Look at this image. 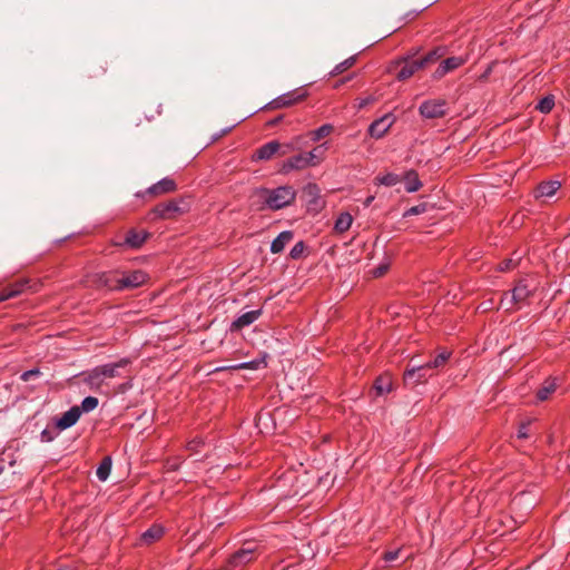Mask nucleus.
Returning <instances> with one entry per match:
<instances>
[{
  "instance_id": "nucleus-44",
  "label": "nucleus",
  "mask_w": 570,
  "mask_h": 570,
  "mask_svg": "<svg viewBox=\"0 0 570 570\" xmlns=\"http://www.w3.org/2000/svg\"><path fill=\"white\" fill-rule=\"evenodd\" d=\"M55 438H56V435H55L51 431H49V430H47V429H45V430L40 433V440H41V442H51V441H53V440H55Z\"/></svg>"
},
{
  "instance_id": "nucleus-48",
  "label": "nucleus",
  "mask_w": 570,
  "mask_h": 570,
  "mask_svg": "<svg viewBox=\"0 0 570 570\" xmlns=\"http://www.w3.org/2000/svg\"><path fill=\"white\" fill-rule=\"evenodd\" d=\"M387 271V265H381L373 271L375 277L382 276Z\"/></svg>"
},
{
  "instance_id": "nucleus-50",
  "label": "nucleus",
  "mask_w": 570,
  "mask_h": 570,
  "mask_svg": "<svg viewBox=\"0 0 570 570\" xmlns=\"http://www.w3.org/2000/svg\"><path fill=\"white\" fill-rule=\"evenodd\" d=\"M374 198L375 197L373 195L367 196L363 202L364 207H368L373 203Z\"/></svg>"
},
{
  "instance_id": "nucleus-6",
  "label": "nucleus",
  "mask_w": 570,
  "mask_h": 570,
  "mask_svg": "<svg viewBox=\"0 0 570 570\" xmlns=\"http://www.w3.org/2000/svg\"><path fill=\"white\" fill-rule=\"evenodd\" d=\"M296 147L293 142L281 145L276 140H272L267 144L261 146L254 155V159L256 160H269L276 155L278 151L281 155H286L288 151L294 150Z\"/></svg>"
},
{
  "instance_id": "nucleus-25",
  "label": "nucleus",
  "mask_w": 570,
  "mask_h": 570,
  "mask_svg": "<svg viewBox=\"0 0 570 570\" xmlns=\"http://www.w3.org/2000/svg\"><path fill=\"white\" fill-rule=\"evenodd\" d=\"M557 381L556 379H548L543 382L542 386L537 392V399L539 401H546L556 391Z\"/></svg>"
},
{
  "instance_id": "nucleus-11",
  "label": "nucleus",
  "mask_w": 570,
  "mask_h": 570,
  "mask_svg": "<svg viewBox=\"0 0 570 570\" xmlns=\"http://www.w3.org/2000/svg\"><path fill=\"white\" fill-rule=\"evenodd\" d=\"M149 237V233L145 230L129 229L122 242L115 243L118 247H126L131 249L140 248Z\"/></svg>"
},
{
  "instance_id": "nucleus-49",
  "label": "nucleus",
  "mask_w": 570,
  "mask_h": 570,
  "mask_svg": "<svg viewBox=\"0 0 570 570\" xmlns=\"http://www.w3.org/2000/svg\"><path fill=\"white\" fill-rule=\"evenodd\" d=\"M372 101H374V99L372 97L365 98L360 101L358 107L363 108V107L367 106L368 104H371Z\"/></svg>"
},
{
  "instance_id": "nucleus-22",
  "label": "nucleus",
  "mask_w": 570,
  "mask_h": 570,
  "mask_svg": "<svg viewBox=\"0 0 570 570\" xmlns=\"http://www.w3.org/2000/svg\"><path fill=\"white\" fill-rule=\"evenodd\" d=\"M326 150H327V144L324 142L322 145L316 146L311 151L305 153L309 167H314V166H317L318 164H321L322 160L324 159Z\"/></svg>"
},
{
  "instance_id": "nucleus-18",
  "label": "nucleus",
  "mask_w": 570,
  "mask_h": 570,
  "mask_svg": "<svg viewBox=\"0 0 570 570\" xmlns=\"http://www.w3.org/2000/svg\"><path fill=\"white\" fill-rule=\"evenodd\" d=\"M510 293L512 295V299H514V302L518 304V307H520L532 295L533 289L529 287L525 279H521Z\"/></svg>"
},
{
  "instance_id": "nucleus-37",
  "label": "nucleus",
  "mask_w": 570,
  "mask_h": 570,
  "mask_svg": "<svg viewBox=\"0 0 570 570\" xmlns=\"http://www.w3.org/2000/svg\"><path fill=\"white\" fill-rule=\"evenodd\" d=\"M428 209L426 204L422 203L415 206L410 207L407 210L404 212L403 217L420 215L425 213Z\"/></svg>"
},
{
  "instance_id": "nucleus-7",
  "label": "nucleus",
  "mask_w": 570,
  "mask_h": 570,
  "mask_svg": "<svg viewBox=\"0 0 570 570\" xmlns=\"http://www.w3.org/2000/svg\"><path fill=\"white\" fill-rule=\"evenodd\" d=\"M302 197L304 198V202L309 212L318 213L325 206V202L321 196V189L316 184H313V183L307 184L303 188Z\"/></svg>"
},
{
  "instance_id": "nucleus-53",
  "label": "nucleus",
  "mask_w": 570,
  "mask_h": 570,
  "mask_svg": "<svg viewBox=\"0 0 570 570\" xmlns=\"http://www.w3.org/2000/svg\"><path fill=\"white\" fill-rule=\"evenodd\" d=\"M58 570H71L70 567H63V568H59Z\"/></svg>"
},
{
  "instance_id": "nucleus-19",
  "label": "nucleus",
  "mask_w": 570,
  "mask_h": 570,
  "mask_svg": "<svg viewBox=\"0 0 570 570\" xmlns=\"http://www.w3.org/2000/svg\"><path fill=\"white\" fill-rule=\"evenodd\" d=\"M307 167H309V165L306 159V155L304 153V154L295 155V156L288 158L287 160H285L282 165V171L284 174H288L292 170H301V169H305Z\"/></svg>"
},
{
  "instance_id": "nucleus-5",
  "label": "nucleus",
  "mask_w": 570,
  "mask_h": 570,
  "mask_svg": "<svg viewBox=\"0 0 570 570\" xmlns=\"http://www.w3.org/2000/svg\"><path fill=\"white\" fill-rule=\"evenodd\" d=\"M306 96L307 91L305 89L297 88L276 97L272 101L267 102L262 109L275 110L288 108L303 101L306 98Z\"/></svg>"
},
{
  "instance_id": "nucleus-9",
  "label": "nucleus",
  "mask_w": 570,
  "mask_h": 570,
  "mask_svg": "<svg viewBox=\"0 0 570 570\" xmlns=\"http://www.w3.org/2000/svg\"><path fill=\"white\" fill-rule=\"evenodd\" d=\"M184 212L185 209L180 207L179 202L169 200L167 203L156 205L151 209L150 215H153L154 218L173 219L181 215Z\"/></svg>"
},
{
  "instance_id": "nucleus-4",
  "label": "nucleus",
  "mask_w": 570,
  "mask_h": 570,
  "mask_svg": "<svg viewBox=\"0 0 570 570\" xmlns=\"http://www.w3.org/2000/svg\"><path fill=\"white\" fill-rule=\"evenodd\" d=\"M259 554V546L253 542L243 544L226 562L225 570H240Z\"/></svg>"
},
{
  "instance_id": "nucleus-14",
  "label": "nucleus",
  "mask_w": 570,
  "mask_h": 570,
  "mask_svg": "<svg viewBox=\"0 0 570 570\" xmlns=\"http://www.w3.org/2000/svg\"><path fill=\"white\" fill-rule=\"evenodd\" d=\"M177 189L176 181L170 177H165L147 188L146 194L151 196H161L165 194L174 193Z\"/></svg>"
},
{
  "instance_id": "nucleus-13",
  "label": "nucleus",
  "mask_w": 570,
  "mask_h": 570,
  "mask_svg": "<svg viewBox=\"0 0 570 570\" xmlns=\"http://www.w3.org/2000/svg\"><path fill=\"white\" fill-rule=\"evenodd\" d=\"M81 410L78 405L71 406L59 419L56 420V426L60 430H67L73 426L80 419Z\"/></svg>"
},
{
  "instance_id": "nucleus-29",
  "label": "nucleus",
  "mask_w": 570,
  "mask_h": 570,
  "mask_svg": "<svg viewBox=\"0 0 570 570\" xmlns=\"http://www.w3.org/2000/svg\"><path fill=\"white\" fill-rule=\"evenodd\" d=\"M110 470H111V459L109 456H107L102 460V462L100 463V465L98 466V469L96 471L97 478L100 481H106L110 474Z\"/></svg>"
},
{
  "instance_id": "nucleus-1",
  "label": "nucleus",
  "mask_w": 570,
  "mask_h": 570,
  "mask_svg": "<svg viewBox=\"0 0 570 570\" xmlns=\"http://www.w3.org/2000/svg\"><path fill=\"white\" fill-rule=\"evenodd\" d=\"M147 278V274L141 269L132 271L128 274H122L121 276L119 272L111 271L92 274L89 282L97 288L124 291L134 289L144 285Z\"/></svg>"
},
{
  "instance_id": "nucleus-26",
  "label": "nucleus",
  "mask_w": 570,
  "mask_h": 570,
  "mask_svg": "<svg viewBox=\"0 0 570 570\" xmlns=\"http://www.w3.org/2000/svg\"><path fill=\"white\" fill-rule=\"evenodd\" d=\"M405 189L407 193H415L422 187V183L419 179L416 171L410 170L405 174Z\"/></svg>"
},
{
  "instance_id": "nucleus-28",
  "label": "nucleus",
  "mask_w": 570,
  "mask_h": 570,
  "mask_svg": "<svg viewBox=\"0 0 570 570\" xmlns=\"http://www.w3.org/2000/svg\"><path fill=\"white\" fill-rule=\"evenodd\" d=\"M266 366V363L264 360H254V361H249V362H244V363H239V364H235V365H230V366H226V367H217L216 371H223V370H243V368H249V370H257L261 366Z\"/></svg>"
},
{
  "instance_id": "nucleus-35",
  "label": "nucleus",
  "mask_w": 570,
  "mask_h": 570,
  "mask_svg": "<svg viewBox=\"0 0 570 570\" xmlns=\"http://www.w3.org/2000/svg\"><path fill=\"white\" fill-rule=\"evenodd\" d=\"M99 404V401L97 397L95 396H87L82 400L81 404H80V410H81V413H88V412H91L94 411Z\"/></svg>"
},
{
  "instance_id": "nucleus-16",
  "label": "nucleus",
  "mask_w": 570,
  "mask_h": 570,
  "mask_svg": "<svg viewBox=\"0 0 570 570\" xmlns=\"http://www.w3.org/2000/svg\"><path fill=\"white\" fill-rule=\"evenodd\" d=\"M403 62V66L396 75V78L400 81L411 78L416 71L423 68V62H420L419 59L405 58Z\"/></svg>"
},
{
  "instance_id": "nucleus-42",
  "label": "nucleus",
  "mask_w": 570,
  "mask_h": 570,
  "mask_svg": "<svg viewBox=\"0 0 570 570\" xmlns=\"http://www.w3.org/2000/svg\"><path fill=\"white\" fill-rule=\"evenodd\" d=\"M204 444L203 440L199 438H195L191 441H189L186 445L187 450L197 452L198 449Z\"/></svg>"
},
{
  "instance_id": "nucleus-33",
  "label": "nucleus",
  "mask_w": 570,
  "mask_h": 570,
  "mask_svg": "<svg viewBox=\"0 0 570 570\" xmlns=\"http://www.w3.org/2000/svg\"><path fill=\"white\" fill-rule=\"evenodd\" d=\"M374 389L376 390L379 395L384 393H389L392 389V383L389 377L380 376L376 379L374 383Z\"/></svg>"
},
{
  "instance_id": "nucleus-10",
  "label": "nucleus",
  "mask_w": 570,
  "mask_h": 570,
  "mask_svg": "<svg viewBox=\"0 0 570 570\" xmlns=\"http://www.w3.org/2000/svg\"><path fill=\"white\" fill-rule=\"evenodd\" d=\"M432 375L433 373L429 368V365L423 364L419 366H413L412 368H407L404 372L403 379L405 384L415 386L425 383Z\"/></svg>"
},
{
  "instance_id": "nucleus-15",
  "label": "nucleus",
  "mask_w": 570,
  "mask_h": 570,
  "mask_svg": "<svg viewBox=\"0 0 570 570\" xmlns=\"http://www.w3.org/2000/svg\"><path fill=\"white\" fill-rule=\"evenodd\" d=\"M464 62H465V60L463 58H461V57H450V58H446L435 69V71L433 72V78L434 79H441L446 73H449V72L455 70L456 68L461 67Z\"/></svg>"
},
{
  "instance_id": "nucleus-39",
  "label": "nucleus",
  "mask_w": 570,
  "mask_h": 570,
  "mask_svg": "<svg viewBox=\"0 0 570 570\" xmlns=\"http://www.w3.org/2000/svg\"><path fill=\"white\" fill-rule=\"evenodd\" d=\"M440 57H441V53H438L436 50H433V51L429 52L428 55H425L423 58H420L419 60H420V62H423V68H424L426 65L436 61Z\"/></svg>"
},
{
  "instance_id": "nucleus-30",
  "label": "nucleus",
  "mask_w": 570,
  "mask_h": 570,
  "mask_svg": "<svg viewBox=\"0 0 570 570\" xmlns=\"http://www.w3.org/2000/svg\"><path fill=\"white\" fill-rule=\"evenodd\" d=\"M333 130V126L330 124L322 125L317 129L311 131V139L312 141L316 142L320 141L322 138L328 136Z\"/></svg>"
},
{
  "instance_id": "nucleus-27",
  "label": "nucleus",
  "mask_w": 570,
  "mask_h": 570,
  "mask_svg": "<svg viewBox=\"0 0 570 570\" xmlns=\"http://www.w3.org/2000/svg\"><path fill=\"white\" fill-rule=\"evenodd\" d=\"M451 355H452V352H450L448 350H442L439 352V354L432 361H430L425 364L429 365V368L431 371L441 368L446 364V362L449 361Z\"/></svg>"
},
{
  "instance_id": "nucleus-2",
  "label": "nucleus",
  "mask_w": 570,
  "mask_h": 570,
  "mask_svg": "<svg viewBox=\"0 0 570 570\" xmlns=\"http://www.w3.org/2000/svg\"><path fill=\"white\" fill-rule=\"evenodd\" d=\"M130 363L128 357H124L117 362L98 365L83 373V382L91 390H100L107 380L120 377V370L126 368Z\"/></svg>"
},
{
  "instance_id": "nucleus-20",
  "label": "nucleus",
  "mask_w": 570,
  "mask_h": 570,
  "mask_svg": "<svg viewBox=\"0 0 570 570\" xmlns=\"http://www.w3.org/2000/svg\"><path fill=\"white\" fill-rule=\"evenodd\" d=\"M165 533L161 524L155 523L140 534V543L145 546L153 544L158 541Z\"/></svg>"
},
{
  "instance_id": "nucleus-34",
  "label": "nucleus",
  "mask_w": 570,
  "mask_h": 570,
  "mask_svg": "<svg viewBox=\"0 0 570 570\" xmlns=\"http://www.w3.org/2000/svg\"><path fill=\"white\" fill-rule=\"evenodd\" d=\"M553 107H554V97L546 96L539 101L537 109L543 114H549L553 109Z\"/></svg>"
},
{
  "instance_id": "nucleus-24",
  "label": "nucleus",
  "mask_w": 570,
  "mask_h": 570,
  "mask_svg": "<svg viewBox=\"0 0 570 570\" xmlns=\"http://www.w3.org/2000/svg\"><path fill=\"white\" fill-rule=\"evenodd\" d=\"M353 217L350 213L344 212L338 215L334 224V230L338 234H343L348 230L352 226Z\"/></svg>"
},
{
  "instance_id": "nucleus-43",
  "label": "nucleus",
  "mask_w": 570,
  "mask_h": 570,
  "mask_svg": "<svg viewBox=\"0 0 570 570\" xmlns=\"http://www.w3.org/2000/svg\"><path fill=\"white\" fill-rule=\"evenodd\" d=\"M28 282L24 281V282H18L16 284H12L10 286L7 287L8 291L10 292H17V296L20 295L23 291V287L24 285L27 284Z\"/></svg>"
},
{
  "instance_id": "nucleus-3",
  "label": "nucleus",
  "mask_w": 570,
  "mask_h": 570,
  "mask_svg": "<svg viewBox=\"0 0 570 570\" xmlns=\"http://www.w3.org/2000/svg\"><path fill=\"white\" fill-rule=\"evenodd\" d=\"M262 197L267 208L278 210L295 200L296 191L291 186H281L274 189H263Z\"/></svg>"
},
{
  "instance_id": "nucleus-54",
  "label": "nucleus",
  "mask_w": 570,
  "mask_h": 570,
  "mask_svg": "<svg viewBox=\"0 0 570 570\" xmlns=\"http://www.w3.org/2000/svg\"><path fill=\"white\" fill-rule=\"evenodd\" d=\"M4 471V466L0 464V474H2Z\"/></svg>"
},
{
  "instance_id": "nucleus-36",
  "label": "nucleus",
  "mask_w": 570,
  "mask_h": 570,
  "mask_svg": "<svg viewBox=\"0 0 570 570\" xmlns=\"http://www.w3.org/2000/svg\"><path fill=\"white\" fill-rule=\"evenodd\" d=\"M500 307L505 311H512V309L519 308L517 302H514V299H512V295L510 292H505L503 294V296L500 301Z\"/></svg>"
},
{
  "instance_id": "nucleus-32",
  "label": "nucleus",
  "mask_w": 570,
  "mask_h": 570,
  "mask_svg": "<svg viewBox=\"0 0 570 570\" xmlns=\"http://www.w3.org/2000/svg\"><path fill=\"white\" fill-rule=\"evenodd\" d=\"M400 181V178L397 175L393 174V173H387L385 175H382V176H377L375 178V183L377 185H383V186H387V187H391V186H394L396 185L397 183Z\"/></svg>"
},
{
  "instance_id": "nucleus-51",
  "label": "nucleus",
  "mask_w": 570,
  "mask_h": 570,
  "mask_svg": "<svg viewBox=\"0 0 570 570\" xmlns=\"http://www.w3.org/2000/svg\"><path fill=\"white\" fill-rule=\"evenodd\" d=\"M105 72H106V68H104V67H101V66H100V67H99V71H98V70H95V71L92 72L91 77H97V76H99V75H104Z\"/></svg>"
},
{
  "instance_id": "nucleus-41",
  "label": "nucleus",
  "mask_w": 570,
  "mask_h": 570,
  "mask_svg": "<svg viewBox=\"0 0 570 570\" xmlns=\"http://www.w3.org/2000/svg\"><path fill=\"white\" fill-rule=\"evenodd\" d=\"M515 266H517V262L512 258H508L499 264L498 269L500 272H508V271H511L512 268H514Z\"/></svg>"
},
{
  "instance_id": "nucleus-40",
  "label": "nucleus",
  "mask_w": 570,
  "mask_h": 570,
  "mask_svg": "<svg viewBox=\"0 0 570 570\" xmlns=\"http://www.w3.org/2000/svg\"><path fill=\"white\" fill-rule=\"evenodd\" d=\"M40 374H41V372L39 368H31V370L24 371L20 375V380L23 382H28L29 380H31L33 377H38Z\"/></svg>"
},
{
  "instance_id": "nucleus-21",
  "label": "nucleus",
  "mask_w": 570,
  "mask_h": 570,
  "mask_svg": "<svg viewBox=\"0 0 570 570\" xmlns=\"http://www.w3.org/2000/svg\"><path fill=\"white\" fill-rule=\"evenodd\" d=\"M293 232L284 230L271 244V252L278 254L284 250L285 246L293 239Z\"/></svg>"
},
{
  "instance_id": "nucleus-12",
  "label": "nucleus",
  "mask_w": 570,
  "mask_h": 570,
  "mask_svg": "<svg viewBox=\"0 0 570 570\" xmlns=\"http://www.w3.org/2000/svg\"><path fill=\"white\" fill-rule=\"evenodd\" d=\"M394 116L386 114L383 117L374 120L368 127V134L373 138H382L394 122Z\"/></svg>"
},
{
  "instance_id": "nucleus-17",
  "label": "nucleus",
  "mask_w": 570,
  "mask_h": 570,
  "mask_svg": "<svg viewBox=\"0 0 570 570\" xmlns=\"http://www.w3.org/2000/svg\"><path fill=\"white\" fill-rule=\"evenodd\" d=\"M262 315V309H253L239 315L230 325L232 331H239L253 324Z\"/></svg>"
},
{
  "instance_id": "nucleus-31",
  "label": "nucleus",
  "mask_w": 570,
  "mask_h": 570,
  "mask_svg": "<svg viewBox=\"0 0 570 570\" xmlns=\"http://www.w3.org/2000/svg\"><path fill=\"white\" fill-rule=\"evenodd\" d=\"M356 61V57L355 56H352V57H348L347 59H345L344 61L337 63L333 70L330 72L331 76H337L342 72H344L345 70L350 69L352 66H354Z\"/></svg>"
},
{
  "instance_id": "nucleus-46",
  "label": "nucleus",
  "mask_w": 570,
  "mask_h": 570,
  "mask_svg": "<svg viewBox=\"0 0 570 570\" xmlns=\"http://www.w3.org/2000/svg\"><path fill=\"white\" fill-rule=\"evenodd\" d=\"M400 550L387 551L384 553L383 559L387 562L394 561L399 558Z\"/></svg>"
},
{
  "instance_id": "nucleus-45",
  "label": "nucleus",
  "mask_w": 570,
  "mask_h": 570,
  "mask_svg": "<svg viewBox=\"0 0 570 570\" xmlns=\"http://www.w3.org/2000/svg\"><path fill=\"white\" fill-rule=\"evenodd\" d=\"M16 296H17V292H10L7 288H3L0 292V302H4V301L16 297Z\"/></svg>"
},
{
  "instance_id": "nucleus-38",
  "label": "nucleus",
  "mask_w": 570,
  "mask_h": 570,
  "mask_svg": "<svg viewBox=\"0 0 570 570\" xmlns=\"http://www.w3.org/2000/svg\"><path fill=\"white\" fill-rule=\"evenodd\" d=\"M304 249H305V244H304V242H302V240H301V242L296 243V244L292 247V249H291V252H289V256H291L293 259H298V258L302 256V254H303Z\"/></svg>"
},
{
  "instance_id": "nucleus-23",
  "label": "nucleus",
  "mask_w": 570,
  "mask_h": 570,
  "mask_svg": "<svg viewBox=\"0 0 570 570\" xmlns=\"http://www.w3.org/2000/svg\"><path fill=\"white\" fill-rule=\"evenodd\" d=\"M561 187L558 180L542 181L537 187V197H552Z\"/></svg>"
},
{
  "instance_id": "nucleus-8",
  "label": "nucleus",
  "mask_w": 570,
  "mask_h": 570,
  "mask_svg": "<svg viewBox=\"0 0 570 570\" xmlns=\"http://www.w3.org/2000/svg\"><path fill=\"white\" fill-rule=\"evenodd\" d=\"M419 112L426 119L441 118L446 114V101L443 99L425 100L419 107Z\"/></svg>"
},
{
  "instance_id": "nucleus-52",
  "label": "nucleus",
  "mask_w": 570,
  "mask_h": 570,
  "mask_svg": "<svg viewBox=\"0 0 570 570\" xmlns=\"http://www.w3.org/2000/svg\"><path fill=\"white\" fill-rule=\"evenodd\" d=\"M282 119H283V116H278V117H276L275 119L271 120V121H269V125H271V126H275V125H277Z\"/></svg>"
},
{
  "instance_id": "nucleus-47",
  "label": "nucleus",
  "mask_w": 570,
  "mask_h": 570,
  "mask_svg": "<svg viewBox=\"0 0 570 570\" xmlns=\"http://www.w3.org/2000/svg\"><path fill=\"white\" fill-rule=\"evenodd\" d=\"M517 436H518L519 439H527V438L529 436V433H528V424H527V423H522V424L519 426V430H518Z\"/></svg>"
}]
</instances>
